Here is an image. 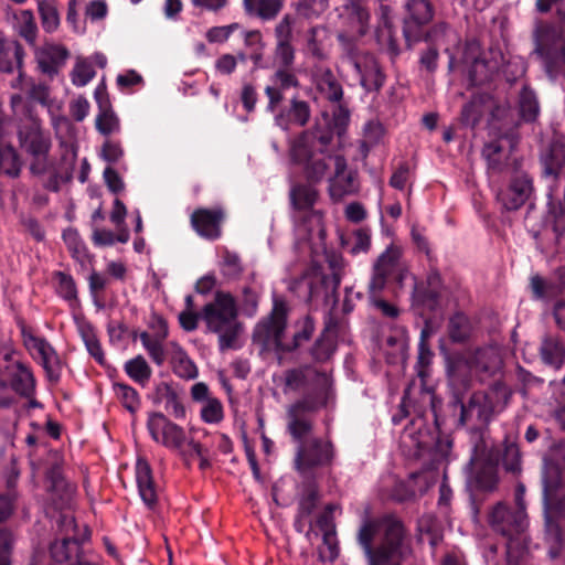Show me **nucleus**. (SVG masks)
<instances>
[{
  "label": "nucleus",
  "mask_w": 565,
  "mask_h": 565,
  "mask_svg": "<svg viewBox=\"0 0 565 565\" xmlns=\"http://www.w3.org/2000/svg\"><path fill=\"white\" fill-rule=\"evenodd\" d=\"M333 134L330 130L313 128L302 131L290 143L291 160L302 166L307 179L329 181V194L333 201L358 191L354 174L348 171L345 158L333 149Z\"/></svg>",
  "instance_id": "1"
},
{
  "label": "nucleus",
  "mask_w": 565,
  "mask_h": 565,
  "mask_svg": "<svg viewBox=\"0 0 565 565\" xmlns=\"http://www.w3.org/2000/svg\"><path fill=\"white\" fill-rule=\"evenodd\" d=\"M317 379L315 390L290 404L286 411V429L296 444L295 467L302 475L331 465L335 454L329 439L313 436L311 415L327 406L332 397L328 376L317 373Z\"/></svg>",
  "instance_id": "2"
},
{
  "label": "nucleus",
  "mask_w": 565,
  "mask_h": 565,
  "mask_svg": "<svg viewBox=\"0 0 565 565\" xmlns=\"http://www.w3.org/2000/svg\"><path fill=\"white\" fill-rule=\"evenodd\" d=\"M356 539L366 565H405L412 555L411 537L404 524L393 516L365 518Z\"/></svg>",
  "instance_id": "3"
},
{
  "label": "nucleus",
  "mask_w": 565,
  "mask_h": 565,
  "mask_svg": "<svg viewBox=\"0 0 565 565\" xmlns=\"http://www.w3.org/2000/svg\"><path fill=\"white\" fill-rule=\"evenodd\" d=\"M18 138L21 149L30 157L31 174L43 178L44 189L57 192L64 178L57 169L56 160L50 156L51 135L43 130L40 119L31 109H28L25 119L19 126Z\"/></svg>",
  "instance_id": "4"
},
{
  "label": "nucleus",
  "mask_w": 565,
  "mask_h": 565,
  "mask_svg": "<svg viewBox=\"0 0 565 565\" xmlns=\"http://www.w3.org/2000/svg\"><path fill=\"white\" fill-rule=\"evenodd\" d=\"M287 322V308L284 302H275L268 318L262 320L254 329L253 339L265 350L276 349L279 351H291L298 348L303 341L310 339L315 331L313 321L306 317L301 330L297 331L291 341L285 340Z\"/></svg>",
  "instance_id": "5"
},
{
  "label": "nucleus",
  "mask_w": 565,
  "mask_h": 565,
  "mask_svg": "<svg viewBox=\"0 0 565 565\" xmlns=\"http://www.w3.org/2000/svg\"><path fill=\"white\" fill-rule=\"evenodd\" d=\"M491 529L507 539V557L509 565H516L527 551L529 525L524 508L511 511L504 503L498 502L488 514Z\"/></svg>",
  "instance_id": "6"
},
{
  "label": "nucleus",
  "mask_w": 565,
  "mask_h": 565,
  "mask_svg": "<svg viewBox=\"0 0 565 565\" xmlns=\"http://www.w3.org/2000/svg\"><path fill=\"white\" fill-rule=\"evenodd\" d=\"M201 319L210 332L218 335L221 351L233 349L239 332L235 299L225 292H217L213 301L201 310Z\"/></svg>",
  "instance_id": "7"
},
{
  "label": "nucleus",
  "mask_w": 565,
  "mask_h": 565,
  "mask_svg": "<svg viewBox=\"0 0 565 565\" xmlns=\"http://www.w3.org/2000/svg\"><path fill=\"white\" fill-rule=\"evenodd\" d=\"M510 396L508 387L499 382L486 391L475 392L468 403L461 405V423L488 424L494 415L505 408Z\"/></svg>",
  "instance_id": "8"
},
{
  "label": "nucleus",
  "mask_w": 565,
  "mask_h": 565,
  "mask_svg": "<svg viewBox=\"0 0 565 565\" xmlns=\"http://www.w3.org/2000/svg\"><path fill=\"white\" fill-rule=\"evenodd\" d=\"M338 41L341 46L342 57L355 70L360 84L369 92L379 90L384 84L385 76L375 57L362 52L358 43H354L345 34H338Z\"/></svg>",
  "instance_id": "9"
},
{
  "label": "nucleus",
  "mask_w": 565,
  "mask_h": 565,
  "mask_svg": "<svg viewBox=\"0 0 565 565\" xmlns=\"http://www.w3.org/2000/svg\"><path fill=\"white\" fill-rule=\"evenodd\" d=\"M535 43L534 53L553 68L565 64L564 29L561 25L545 21H536L533 30Z\"/></svg>",
  "instance_id": "10"
},
{
  "label": "nucleus",
  "mask_w": 565,
  "mask_h": 565,
  "mask_svg": "<svg viewBox=\"0 0 565 565\" xmlns=\"http://www.w3.org/2000/svg\"><path fill=\"white\" fill-rule=\"evenodd\" d=\"M330 275L323 274L319 268H312L301 278L309 299L323 296L326 299L335 296L342 279V258L331 256L329 259Z\"/></svg>",
  "instance_id": "11"
},
{
  "label": "nucleus",
  "mask_w": 565,
  "mask_h": 565,
  "mask_svg": "<svg viewBox=\"0 0 565 565\" xmlns=\"http://www.w3.org/2000/svg\"><path fill=\"white\" fill-rule=\"evenodd\" d=\"M58 526L65 536L51 544L50 553L54 565H75L79 557V544L75 537L76 523L71 513H62Z\"/></svg>",
  "instance_id": "12"
},
{
  "label": "nucleus",
  "mask_w": 565,
  "mask_h": 565,
  "mask_svg": "<svg viewBox=\"0 0 565 565\" xmlns=\"http://www.w3.org/2000/svg\"><path fill=\"white\" fill-rule=\"evenodd\" d=\"M501 366V355L495 347H486L476 350L468 359H457L448 370L452 381L459 379L462 369L468 367L477 374H491Z\"/></svg>",
  "instance_id": "13"
},
{
  "label": "nucleus",
  "mask_w": 565,
  "mask_h": 565,
  "mask_svg": "<svg viewBox=\"0 0 565 565\" xmlns=\"http://www.w3.org/2000/svg\"><path fill=\"white\" fill-rule=\"evenodd\" d=\"M147 428L153 441L169 449L181 450L186 443L184 429L162 413L149 414Z\"/></svg>",
  "instance_id": "14"
},
{
  "label": "nucleus",
  "mask_w": 565,
  "mask_h": 565,
  "mask_svg": "<svg viewBox=\"0 0 565 565\" xmlns=\"http://www.w3.org/2000/svg\"><path fill=\"white\" fill-rule=\"evenodd\" d=\"M289 198L294 209V220L306 222L309 218L316 227L321 230L322 215L313 209L319 198L318 191L310 184H296L290 189Z\"/></svg>",
  "instance_id": "15"
},
{
  "label": "nucleus",
  "mask_w": 565,
  "mask_h": 565,
  "mask_svg": "<svg viewBox=\"0 0 565 565\" xmlns=\"http://www.w3.org/2000/svg\"><path fill=\"white\" fill-rule=\"evenodd\" d=\"M24 344L30 353L43 366L50 382L60 381L63 362L55 349L44 339L32 334L24 337Z\"/></svg>",
  "instance_id": "16"
},
{
  "label": "nucleus",
  "mask_w": 565,
  "mask_h": 565,
  "mask_svg": "<svg viewBox=\"0 0 565 565\" xmlns=\"http://www.w3.org/2000/svg\"><path fill=\"white\" fill-rule=\"evenodd\" d=\"M4 365L0 374L6 376L13 391L18 394L30 397L34 393L35 380L26 365L13 359V352L3 354Z\"/></svg>",
  "instance_id": "17"
},
{
  "label": "nucleus",
  "mask_w": 565,
  "mask_h": 565,
  "mask_svg": "<svg viewBox=\"0 0 565 565\" xmlns=\"http://www.w3.org/2000/svg\"><path fill=\"white\" fill-rule=\"evenodd\" d=\"M402 248L391 244L377 257L373 266V276L370 281V290L373 294L381 291L387 280V277L399 267Z\"/></svg>",
  "instance_id": "18"
},
{
  "label": "nucleus",
  "mask_w": 565,
  "mask_h": 565,
  "mask_svg": "<svg viewBox=\"0 0 565 565\" xmlns=\"http://www.w3.org/2000/svg\"><path fill=\"white\" fill-rule=\"evenodd\" d=\"M406 9L409 18L405 20L404 35L411 44L420 40V25L433 19V8L428 0H409Z\"/></svg>",
  "instance_id": "19"
},
{
  "label": "nucleus",
  "mask_w": 565,
  "mask_h": 565,
  "mask_svg": "<svg viewBox=\"0 0 565 565\" xmlns=\"http://www.w3.org/2000/svg\"><path fill=\"white\" fill-rule=\"evenodd\" d=\"M297 87H299V79L291 70L277 68L270 77V83L265 87L268 98L267 109L275 111L284 99V93Z\"/></svg>",
  "instance_id": "20"
},
{
  "label": "nucleus",
  "mask_w": 565,
  "mask_h": 565,
  "mask_svg": "<svg viewBox=\"0 0 565 565\" xmlns=\"http://www.w3.org/2000/svg\"><path fill=\"white\" fill-rule=\"evenodd\" d=\"M532 192V181L527 174L518 172L511 181L510 186L498 193V200L508 211L521 207Z\"/></svg>",
  "instance_id": "21"
},
{
  "label": "nucleus",
  "mask_w": 565,
  "mask_h": 565,
  "mask_svg": "<svg viewBox=\"0 0 565 565\" xmlns=\"http://www.w3.org/2000/svg\"><path fill=\"white\" fill-rule=\"evenodd\" d=\"M345 20L350 26V34L345 33L354 43L369 31L370 11L364 0H350L343 8ZM340 34H344L341 32Z\"/></svg>",
  "instance_id": "22"
},
{
  "label": "nucleus",
  "mask_w": 565,
  "mask_h": 565,
  "mask_svg": "<svg viewBox=\"0 0 565 565\" xmlns=\"http://www.w3.org/2000/svg\"><path fill=\"white\" fill-rule=\"evenodd\" d=\"M223 218L224 213L221 209H198L191 215V224L200 236L216 239L221 236Z\"/></svg>",
  "instance_id": "23"
},
{
  "label": "nucleus",
  "mask_w": 565,
  "mask_h": 565,
  "mask_svg": "<svg viewBox=\"0 0 565 565\" xmlns=\"http://www.w3.org/2000/svg\"><path fill=\"white\" fill-rule=\"evenodd\" d=\"M418 300L426 306L429 310H436L448 306L446 300V290L443 288L441 278L439 273L430 271L427 276V289L420 291L417 287L415 289Z\"/></svg>",
  "instance_id": "24"
},
{
  "label": "nucleus",
  "mask_w": 565,
  "mask_h": 565,
  "mask_svg": "<svg viewBox=\"0 0 565 565\" xmlns=\"http://www.w3.org/2000/svg\"><path fill=\"white\" fill-rule=\"evenodd\" d=\"M310 119V106L307 102L292 98L288 108L281 109L275 116V122L284 130L290 125L305 126Z\"/></svg>",
  "instance_id": "25"
},
{
  "label": "nucleus",
  "mask_w": 565,
  "mask_h": 565,
  "mask_svg": "<svg viewBox=\"0 0 565 565\" xmlns=\"http://www.w3.org/2000/svg\"><path fill=\"white\" fill-rule=\"evenodd\" d=\"M136 481L139 494L149 508H153L157 502V490L152 479V471L148 461L139 458L136 463Z\"/></svg>",
  "instance_id": "26"
},
{
  "label": "nucleus",
  "mask_w": 565,
  "mask_h": 565,
  "mask_svg": "<svg viewBox=\"0 0 565 565\" xmlns=\"http://www.w3.org/2000/svg\"><path fill=\"white\" fill-rule=\"evenodd\" d=\"M157 402L164 404L168 414L177 419L185 417V408L182 401L172 385L168 382H161L156 386Z\"/></svg>",
  "instance_id": "27"
},
{
  "label": "nucleus",
  "mask_w": 565,
  "mask_h": 565,
  "mask_svg": "<svg viewBox=\"0 0 565 565\" xmlns=\"http://www.w3.org/2000/svg\"><path fill=\"white\" fill-rule=\"evenodd\" d=\"M23 60V49L15 40L0 39V71L6 73L20 68Z\"/></svg>",
  "instance_id": "28"
},
{
  "label": "nucleus",
  "mask_w": 565,
  "mask_h": 565,
  "mask_svg": "<svg viewBox=\"0 0 565 565\" xmlns=\"http://www.w3.org/2000/svg\"><path fill=\"white\" fill-rule=\"evenodd\" d=\"M13 30L29 45L36 44L39 29L31 10H21L13 15Z\"/></svg>",
  "instance_id": "29"
},
{
  "label": "nucleus",
  "mask_w": 565,
  "mask_h": 565,
  "mask_svg": "<svg viewBox=\"0 0 565 565\" xmlns=\"http://www.w3.org/2000/svg\"><path fill=\"white\" fill-rule=\"evenodd\" d=\"M282 6V0H243L245 12L262 20L275 19Z\"/></svg>",
  "instance_id": "30"
},
{
  "label": "nucleus",
  "mask_w": 565,
  "mask_h": 565,
  "mask_svg": "<svg viewBox=\"0 0 565 565\" xmlns=\"http://www.w3.org/2000/svg\"><path fill=\"white\" fill-rule=\"evenodd\" d=\"M171 347L173 349L171 363L174 374L184 380L195 379L199 374L195 363L178 343L172 342Z\"/></svg>",
  "instance_id": "31"
},
{
  "label": "nucleus",
  "mask_w": 565,
  "mask_h": 565,
  "mask_svg": "<svg viewBox=\"0 0 565 565\" xmlns=\"http://www.w3.org/2000/svg\"><path fill=\"white\" fill-rule=\"evenodd\" d=\"M479 45L475 42L468 43L465 53V64L471 63L469 77L472 84H479L488 77V64L478 57Z\"/></svg>",
  "instance_id": "32"
},
{
  "label": "nucleus",
  "mask_w": 565,
  "mask_h": 565,
  "mask_svg": "<svg viewBox=\"0 0 565 565\" xmlns=\"http://www.w3.org/2000/svg\"><path fill=\"white\" fill-rule=\"evenodd\" d=\"M126 374L141 387H146L151 379L152 369L143 355H137L124 365Z\"/></svg>",
  "instance_id": "33"
},
{
  "label": "nucleus",
  "mask_w": 565,
  "mask_h": 565,
  "mask_svg": "<svg viewBox=\"0 0 565 565\" xmlns=\"http://www.w3.org/2000/svg\"><path fill=\"white\" fill-rule=\"evenodd\" d=\"M317 89L330 102H340L343 89L330 70H322L316 79Z\"/></svg>",
  "instance_id": "34"
},
{
  "label": "nucleus",
  "mask_w": 565,
  "mask_h": 565,
  "mask_svg": "<svg viewBox=\"0 0 565 565\" xmlns=\"http://www.w3.org/2000/svg\"><path fill=\"white\" fill-rule=\"evenodd\" d=\"M137 337L140 339L142 348L148 353L151 361L156 365L161 366L166 361V340L159 339L150 334L148 331H141L140 333L135 335V339Z\"/></svg>",
  "instance_id": "35"
},
{
  "label": "nucleus",
  "mask_w": 565,
  "mask_h": 565,
  "mask_svg": "<svg viewBox=\"0 0 565 565\" xmlns=\"http://www.w3.org/2000/svg\"><path fill=\"white\" fill-rule=\"evenodd\" d=\"M4 137L0 138V173L18 177L21 171V161L15 149L11 145L3 143Z\"/></svg>",
  "instance_id": "36"
},
{
  "label": "nucleus",
  "mask_w": 565,
  "mask_h": 565,
  "mask_svg": "<svg viewBox=\"0 0 565 565\" xmlns=\"http://www.w3.org/2000/svg\"><path fill=\"white\" fill-rule=\"evenodd\" d=\"M447 330L452 342L461 343L469 339L472 327L465 313L456 312L449 318Z\"/></svg>",
  "instance_id": "37"
},
{
  "label": "nucleus",
  "mask_w": 565,
  "mask_h": 565,
  "mask_svg": "<svg viewBox=\"0 0 565 565\" xmlns=\"http://www.w3.org/2000/svg\"><path fill=\"white\" fill-rule=\"evenodd\" d=\"M63 239L72 257L82 266H85L89 262V254L78 232L74 228H67L63 232Z\"/></svg>",
  "instance_id": "38"
},
{
  "label": "nucleus",
  "mask_w": 565,
  "mask_h": 565,
  "mask_svg": "<svg viewBox=\"0 0 565 565\" xmlns=\"http://www.w3.org/2000/svg\"><path fill=\"white\" fill-rule=\"evenodd\" d=\"M565 280L563 277L558 281L546 280L535 275L531 278V288L537 299L552 298L561 294Z\"/></svg>",
  "instance_id": "39"
},
{
  "label": "nucleus",
  "mask_w": 565,
  "mask_h": 565,
  "mask_svg": "<svg viewBox=\"0 0 565 565\" xmlns=\"http://www.w3.org/2000/svg\"><path fill=\"white\" fill-rule=\"evenodd\" d=\"M38 11L43 30L47 33L55 32L60 26V14L53 0H39Z\"/></svg>",
  "instance_id": "40"
},
{
  "label": "nucleus",
  "mask_w": 565,
  "mask_h": 565,
  "mask_svg": "<svg viewBox=\"0 0 565 565\" xmlns=\"http://www.w3.org/2000/svg\"><path fill=\"white\" fill-rule=\"evenodd\" d=\"M543 361L555 367H559L565 356V350L556 338H545L541 345Z\"/></svg>",
  "instance_id": "41"
},
{
  "label": "nucleus",
  "mask_w": 565,
  "mask_h": 565,
  "mask_svg": "<svg viewBox=\"0 0 565 565\" xmlns=\"http://www.w3.org/2000/svg\"><path fill=\"white\" fill-rule=\"evenodd\" d=\"M320 33L318 26H313L307 32L305 52L317 61H324L328 58V51L323 45Z\"/></svg>",
  "instance_id": "42"
},
{
  "label": "nucleus",
  "mask_w": 565,
  "mask_h": 565,
  "mask_svg": "<svg viewBox=\"0 0 565 565\" xmlns=\"http://www.w3.org/2000/svg\"><path fill=\"white\" fill-rule=\"evenodd\" d=\"M113 388L116 397L127 411L134 414L140 408L139 394L132 386L124 383H115Z\"/></svg>",
  "instance_id": "43"
},
{
  "label": "nucleus",
  "mask_w": 565,
  "mask_h": 565,
  "mask_svg": "<svg viewBox=\"0 0 565 565\" xmlns=\"http://www.w3.org/2000/svg\"><path fill=\"white\" fill-rule=\"evenodd\" d=\"M96 128L103 135H110L120 130L119 119L109 107L100 105V113L96 117Z\"/></svg>",
  "instance_id": "44"
},
{
  "label": "nucleus",
  "mask_w": 565,
  "mask_h": 565,
  "mask_svg": "<svg viewBox=\"0 0 565 565\" xmlns=\"http://www.w3.org/2000/svg\"><path fill=\"white\" fill-rule=\"evenodd\" d=\"M544 516L565 520V498L553 499L547 483L544 486Z\"/></svg>",
  "instance_id": "45"
},
{
  "label": "nucleus",
  "mask_w": 565,
  "mask_h": 565,
  "mask_svg": "<svg viewBox=\"0 0 565 565\" xmlns=\"http://www.w3.org/2000/svg\"><path fill=\"white\" fill-rule=\"evenodd\" d=\"M81 335L85 343L88 353L96 360L97 363H105V355L102 349L100 342L97 339L94 330L90 326H84L81 328Z\"/></svg>",
  "instance_id": "46"
},
{
  "label": "nucleus",
  "mask_w": 565,
  "mask_h": 565,
  "mask_svg": "<svg viewBox=\"0 0 565 565\" xmlns=\"http://www.w3.org/2000/svg\"><path fill=\"white\" fill-rule=\"evenodd\" d=\"M520 114L526 121L534 120L539 114V103L531 89L523 88L520 94Z\"/></svg>",
  "instance_id": "47"
},
{
  "label": "nucleus",
  "mask_w": 565,
  "mask_h": 565,
  "mask_svg": "<svg viewBox=\"0 0 565 565\" xmlns=\"http://www.w3.org/2000/svg\"><path fill=\"white\" fill-rule=\"evenodd\" d=\"M295 58L296 51L291 42L276 43L274 62L278 65V68L291 70Z\"/></svg>",
  "instance_id": "48"
},
{
  "label": "nucleus",
  "mask_w": 565,
  "mask_h": 565,
  "mask_svg": "<svg viewBox=\"0 0 565 565\" xmlns=\"http://www.w3.org/2000/svg\"><path fill=\"white\" fill-rule=\"evenodd\" d=\"M200 413L202 420L206 424H218L224 418L223 405L216 397L205 401Z\"/></svg>",
  "instance_id": "49"
},
{
  "label": "nucleus",
  "mask_w": 565,
  "mask_h": 565,
  "mask_svg": "<svg viewBox=\"0 0 565 565\" xmlns=\"http://www.w3.org/2000/svg\"><path fill=\"white\" fill-rule=\"evenodd\" d=\"M220 267L222 274L231 279L237 278L243 271L239 256L236 253L230 252L227 249L222 254Z\"/></svg>",
  "instance_id": "50"
},
{
  "label": "nucleus",
  "mask_w": 565,
  "mask_h": 565,
  "mask_svg": "<svg viewBox=\"0 0 565 565\" xmlns=\"http://www.w3.org/2000/svg\"><path fill=\"white\" fill-rule=\"evenodd\" d=\"M67 56H68V52L65 47H63L61 45L50 44V45H46L45 47H43V50L41 52L40 64L42 65V67L45 72H50L51 67L45 66V60L50 61V63L52 65H60V64L64 63V61L67 58Z\"/></svg>",
  "instance_id": "51"
},
{
  "label": "nucleus",
  "mask_w": 565,
  "mask_h": 565,
  "mask_svg": "<svg viewBox=\"0 0 565 565\" xmlns=\"http://www.w3.org/2000/svg\"><path fill=\"white\" fill-rule=\"evenodd\" d=\"M545 519V539L551 544V555L554 557L557 550L562 545V529L558 524L559 520H554L547 516Z\"/></svg>",
  "instance_id": "52"
},
{
  "label": "nucleus",
  "mask_w": 565,
  "mask_h": 565,
  "mask_svg": "<svg viewBox=\"0 0 565 565\" xmlns=\"http://www.w3.org/2000/svg\"><path fill=\"white\" fill-rule=\"evenodd\" d=\"M565 166V154L562 148L552 149L548 158L544 160V174L556 178Z\"/></svg>",
  "instance_id": "53"
},
{
  "label": "nucleus",
  "mask_w": 565,
  "mask_h": 565,
  "mask_svg": "<svg viewBox=\"0 0 565 565\" xmlns=\"http://www.w3.org/2000/svg\"><path fill=\"white\" fill-rule=\"evenodd\" d=\"M57 278L58 295L65 300H67L71 306H74L77 302V289L74 279L71 276L65 275L63 273H58Z\"/></svg>",
  "instance_id": "54"
},
{
  "label": "nucleus",
  "mask_w": 565,
  "mask_h": 565,
  "mask_svg": "<svg viewBox=\"0 0 565 565\" xmlns=\"http://www.w3.org/2000/svg\"><path fill=\"white\" fill-rule=\"evenodd\" d=\"M498 478L492 468L479 471L472 480V486L477 491L491 492L495 489Z\"/></svg>",
  "instance_id": "55"
},
{
  "label": "nucleus",
  "mask_w": 565,
  "mask_h": 565,
  "mask_svg": "<svg viewBox=\"0 0 565 565\" xmlns=\"http://www.w3.org/2000/svg\"><path fill=\"white\" fill-rule=\"evenodd\" d=\"M72 83L75 86L82 87L88 84L95 76L94 67L85 62H77L72 71Z\"/></svg>",
  "instance_id": "56"
},
{
  "label": "nucleus",
  "mask_w": 565,
  "mask_h": 565,
  "mask_svg": "<svg viewBox=\"0 0 565 565\" xmlns=\"http://www.w3.org/2000/svg\"><path fill=\"white\" fill-rule=\"evenodd\" d=\"M482 114H483V110H482V97L481 96L473 97L469 103H467L463 106V108L461 110V116H462L463 122L467 125H472V126H475L479 121Z\"/></svg>",
  "instance_id": "57"
},
{
  "label": "nucleus",
  "mask_w": 565,
  "mask_h": 565,
  "mask_svg": "<svg viewBox=\"0 0 565 565\" xmlns=\"http://www.w3.org/2000/svg\"><path fill=\"white\" fill-rule=\"evenodd\" d=\"M14 542L15 536L10 530L0 529V565H11Z\"/></svg>",
  "instance_id": "58"
},
{
  "label": "nucleus",
  "mask_w": 565,
  "mask_h": 565,
  "mask_svg": "<svg viewBox=\"0 0 565 565\" xmlns=\"http://www.w3.org/2000/svg\"><path fill=\"white\" fill-rule=\"evenodd\" d=\"M483 156L488 161V167L493 172L502 171V164L500 161L501 147L498 142H491L484 146Z\"/></svg>",
  "instance_id": "59"
},
{
  "label": "nucleus",
  "mask_w": 565,
  "mask_h": 565,
  "mask_svg": "<svg viewBox=\"0 0 565 565\" xmlns=\"http://www.w3.org/2000/svg\"><path fill=\"white\" fill-rule=\"evenodd\" d=\"M412 170L407 163H402L393 172L390 179V185L396 190H404L412 179Z\"/></svg>",
  "instance_id": "60"
},
{
  "label": "nucleus",
  "mask_w": 565,
  "mask_h": 565,
  "mask_svg": "<svg viewBox=\"0 0 565 565\" xmlns=\"http://www.w3.org/2000/svg\"><path fill=\"white\" fill-rule=\"evenodd\" d=\"M100 156L105 161L116 163L122 158L124 150L119 142L106 140L103 145Z\"/></svg>",
  "instance_id": "61"
},
{
  "label": "nucleus",
  "mask_w": 565,
  "mask_h": 565,
  "mask_svg": "<svg viewBox=\"0 0 565 565\" xmlns=\"http://www.w3.org/2000/svg\"><path fill=\"white\" fill-rule=\"evenodd\" d=\"M236 24L213 26L207 30L205 36L210 43H224L228 40Z\"/></svg>",
  "instance_id": "62"
},
{
  "label": "nucleus",
  "mask_w": 565,
  "mask_h": 565,
  "mask_svg": "<svg viewBox=\"0 0 565 565\" xmlns=\"http://www.w3.org/2000/svg\"><path fill=\"white\" fill-rule=\"evenodd\" d=\"M148 332L159 339L167 340L169 328L167 321L158 315H152L148 322Z\"/></svg>",
  "instance_id": "63"
},
{
  "label": "nucleus",
  "mask_w": 565,
  "mask_h": 565,
  "mask_svg": "<svg viewBox=\"0 0 565 565\" xmlns=\"http://www.w3.org/2000/svg\"><path fill=\"white\" fill-rule=\"evenodd\" d=\"M89 103L83 97L78 96L70 104V113L76 121H83L89 113Z\"/></svg>",
  "instance_id": "64"
}]
</instances>
